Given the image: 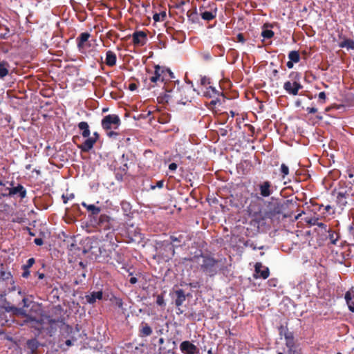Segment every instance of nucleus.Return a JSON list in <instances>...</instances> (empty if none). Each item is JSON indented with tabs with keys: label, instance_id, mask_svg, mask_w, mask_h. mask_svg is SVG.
I'll list each match as a JSON object with an SVG mask.
<instances>
[{
	"label": "nucleus",
	"instance_id": "obj_1",
	"mask_svg": "<svg viewBox=\"0 0 354 354\" xmlns=\"http://www.w3.org/2000/svg\"><path fill=\"white\" fill-rule=\"evenodd\" d=\"M91 221L93 223L94 227L98 228L100 230H103L104 232L109 231L106 234V237L108 239H110V245H111L112 248L114 250L115 248L118 246L117 244L114 241H113V239L115 236L114 218H111V216L106 214H100L98 218L93 217V218H91Z\"/></svg>",
	"mask_w": 354,
	"mask_h": 354
},
{
	"label": "nucleus",
	"instance_id": "obj_2",
	"mask_svg": "<svg viewBox=\"0 0 354 354\" xmlns=\"http://www.w3.org/2000/svg\"><path fill=\"white\" fill-rule=\"evenodd\" d=\"M196 261L200 265L201 270L203 273L214 277L220 270L218 266L219 261L209 255L195 256Z\"/></svg>",
	"mask_w": 354,
	"mask_h": 354
},
{
	"label": "nucleus",
	"instance_id": "obj_3",
	"mask_svg": "<svg viewBox=\"0 0 354 354\" xmlns=\"http://www.w3.org/2000/svg\"><path fill=\"white\" fill-rule=\"evenodd\" d=\"M289 77L292 80H288L284 82L283 89L286 93L290 95H299V91L303 88V86L300 83L301 75L297 72H292Z\"/></svg>",
	"mask_w": 354,
	"mask_h": 354
},
{
	"label": "nucleus",
	"instance_id": "obj_4",
	"mask_svg": "<svg viewBox=\"0 0 354 354\" xmlns=\"http://www.w3.org/2000/svg\"><path fill=\"white\" fill-rule=\"evenodd\" d=\"M131 154L123 153L118 159L120 165L118 167L115 166V174L118 180H122L124 176L127 173L129 165L128 162L130 160Z\"/></svg>",
	"mask_w": 354,
	"mask_h": 354
},
{
	"label": "nucleus",
	"instance_id": "obj_5",
	"mask_svg": "<svg viewBox=\"0 0 354 354\" xmlns=\"http://www.w3.org/2000/svg\"><path fill=\"white\" fill-rule=\"evenodd\" d=\"M121 124L118 115L109 114L103 118L101 122L102 127L106 131L117 129Z\"/></svg>",
	"mask_w": 354,
	"mask_h": 354
},
{
	"label": "nucleus",
	"instance_id": "obj_6",
	"mask_svg": "<svg viewBox=\"0 0 354 354\" xmlns=\"http://www.w3.org/2000/svg\"><path fill=\"white\" fill-rule=\"evenodd\" d=\"M91 37V35L89 32H84L76 38L77 46L81 53H86L91 46V41L89 40Z\"/></svg>",
	"mask_w": 354,
	"mask_h": 354
},
{
	"label": "nucleus",
	"instance_id": "obj_7",
	"mask_svg": "<svg viewBox=\"0 0 354 354\" xmlns=\"http://www.w3.org/2000/svg\"><path fill=\"white\" fill-rule=\"evenodd\" d=\"M132 42L136 46H143L147 42V35L142 30H136L132 34Z\"/></svg>",
	"mask_w": 354,
	"mask_h": 354
},
{
	"label": "nucleus",
	"instance_id": "obj_8",
	"mask_svg": "<svg viewBox=\"0 0 354 354\" xmlns=\"http://www.w3.org/2000/svg\"><path fill=\"white\" fill-rule=\"evenodd\" d=\"M204 10V6H201L199 8L201 16L203 20L209 21L216 18V15H217V6L215 3H212V5L210 6L209 10L207 11V10Z\"/></svg>",
	"mask_w": 354,
	"mask_h": 354
},
{
	"label": "nucleus",
	"instance_id": "obj_9",
	"mask_svg": "<svg viewBox=\"0 0 354 354\" xmlns=\"http://www.w3.org/2000/svg\"><path fill=\"white\" fill-rule=\"evenodd\" d=\"M6 190L8 191V194H3V196H13L18 195L21 199L26 197V189L21 184H18L17 187H7Z\"/></svg>",
	"mask_w": 354,
	"mask_h": 354
},
{
	"label": "nucleus",
	"instance_id": "obj_10",
	"mask_svg": "<svg viewBox=\"0 0 354 354\" xmlns=\"http://www.w3.org/2000/svg\"><path fill=\"white\" fill-rule=\"evenodd\" d=\"M254 278L261 277L263 279H267L270 275V270L268 267L263 266L262 263L257 262L254 265Z\"/></svg>",
	"mask_w": 354,
	"mask_h": 354
},
{
	"label": "nucleus",
	"instance_id": "obj_11",
	"mask_svg": "<svg viewBox=\"0 0 354 354\" xmlns=\"http://www.w3.org/2000/svg\"><path fill=\"white\" fill-rule=\"evenodd\" d=\"M180 350L183 354H196L198 352L197 346L188 340L181 342Z\"/></svg>",
	"mask_w": 354,
	"mask_h": 354
},
{
	"label": "nucleus",
	"instance_id": "obj_12",
	"mask_svg": "<svg viewBox=\"0 0 354 354\" xmlns=\"http://www.w3.org/2000/svg\"><path fill=\"white\" fill-rule=\"evenodd\" d=\"M259 188L260 191V194L263 197H268L273 192V190L272 189V183L268 180H265L261 183L259 185Z\"/></svg>",
	"mask_w": 354,
	"mask_h": 354
},
{
	"label": "nucleus",
	"instance_id": "obj_13",
	"mask_svg": "<svg viewBox=\"0 0 354 354\" xmlns=\"http://www.w3.org/2000/svg\"><path fill=\"white\" fill-rule=\"evenodd\" d=\"M270 207L269 212H267L265 214V216L267 218H272L277 214H280L282 213L283 205L279 203H270Z\"/></svg>",
	"mask_w": 354,
	"mask_h": 354
},
{
	"label": "nucleus",
	"instance_id": "obj_14",
	"mask_svg": "<svg viewBox=\"0 0 354 354\" xmlns=\"http://www.w3.org/2000/svg\"><path fill=\"white\" fill-rule=\"evenodd\" d=\"M154 73L153 75L149 77V80L151 83H153L151 86L153 87L158 81H164V77L161 78L162 74L165 73V70L162 68L159 65H156L154 67Z\"/></svg>",
	"mask_w": 354,
	"mask_h": 354
},
{
	"label": "nucleus",
	"instance_id": "obj_15",
	"mask_svg": "<svg viewBox=\"0 0 354 354\" xmlns=\"http://www.w3.org/2000/svg\"><path fill=\"white\" fill-rule=\"evenodd\" d=\"M86 139L82 145H78L77 147L82 152H88L91 150L95 143V140L93 139L91 137L86 138Z\"/></svg>",
	"mask_w": 354,
	"mask_h": 354
},
{
	"label": "nucleus",
	"instance_id": "obj_16",
	"mask_svg": "<svg viewBox=\"0 0 354 354\" xmlns=\"http://www.w3.org/2000/svg\"><path fill=\"white\" fill-rule=\"evenodd\" d=\"M82 205L86 208L89 213V216L92 217V218L96 217L101 212V208L93 204H87L85 202H82Z\"/></svg>",
	"mask_w": 354,
	"mask_h": 354
},
{
	"label": "nucleus",
	"instance_id": "obj_17",
	"mask_svg": "<svg viewBox=\"0 0 354 354\" xmlns=\"http://www.w3.org/2000/svg\"><path fill=\"white\" fill-rule=\"evenodd\" d=\"M183 239L184 237L183 235L182 234H178V236H176V234H172L170 236L171 241L173 243L171 246L173 255L175 253L174 248L182 245L183 243H184Z\"/></svg>",
	"mask_w": 354,
	"mask_h": 354
},
{
	"label": "nucleus",
	"instance_id": "obj_18",
	"mask_svg": "<svg viewBox=\"0 0 354 354\" xmlns=\"http://www.w3.org/2000/svg\"><path fill=\"white\" fill-rule=\"evenodd\" d=\"M221 95H223L222 93L212 86L207 87L206 91L203 93V95L207 98L218 97Z\"/></svg>",
	"mask_w": 354,
	"mask_h": 354
},
{
	"label": "nucleus",
	"instance_id": "obj_19",
	"mask_svg": "<svg viewBox=\"0 0 354 354\" xmlns=\"http://www.w3.org/2000/svg\"><path fill=\"white\" fill-rule=\"evenodd\" d=\"M152 328L149 326L148 324L142 322L139 328V336L141 337H145L152 334Z\"/></svg>",
	"mask_w": 354,
	"mask_h": 354
},
{
	"label": "nucleus",
	"instance_id": "obj_20",
	"mask_svg": "<svg viewBox=\"0 0 354 354\" xmlns=\"http://www.w3.org/2000/svg\"><path fill=\"white\" fill-rule=\"evenodd\" d=\"M103 293L102 291L93 292L90 295H86V301L90 304H93L97 299H102Z\"/></svg>",
	"mask_w": 354,
	"mask_h": 354
},
{
	"label": "nucleus",
	"instance_id": "obj_21",
	"mask_svg": "<svg viewBox=\"0 0 354 354\" xmlns=\"http://www.w3.org/2000/svg\"><path fill=\"white\" fill-rule=\"evenodd\" d=\"M11 71L10 64L5 60L0 62V78L3 79L9 74Z\"/></svg>",
	"mask_w": 354,
	"mask_h": 354
},
{
	"label": "nucleus",
	"instance_id": "obj_22",
	"mask_svg": "<svg viewBox=\"0 0 354 354\" xmlns=\"http://www.w3.org/2000/svg\"><path fill=\"white\" fill-rule=\"evenodd\" d=\"M333 194H338L339 196H344L346 198H349L351 196H354V193L351 192L350 190H347L346 188L344 187V186H339V183L338 184V189H334L332 192Z\"/></svg>",
	"mask_w": 354,
	"mask_h": 354
},
{
	"label": "nucleus",
	"instance_id": "obj_23",
	"mask_svg": "<svg viewBox=\"0 0 354 354\" xmlns=\"http://www.w3.org/2000/svg\"><path fill=\"white\" fill-rule=\"evenodd\" d=\"M39 346V342L35 338L28 339L26 342L27 348L30 350L31 354H36Z\"/></svg>",
	"mask_w": 354,
	"mask_h": 354
},
{
	"label": "nucleus",
	"instance_id": "obj_24",
	"mask_svg": "<svg viewBox=\"0 0 354 354\" xmlns=\"http://www.w3.org/2000/svg\"><path fill=\"white\" fill-rule=\"evenodd\" d=\"M35 260L34 258H30L26 264L22 266L23 272L21 274V277L24 278H28L30 275L29 269L33 266Z\"/></svg>",
	"mask_w": 354,
	"mask_h": 354
},
{
	"label": "nucleus",
	"instance_id": "obj_25",
	"mask_svg": "<svg viewBox=\"0 0 354 354\" xmlns=\"http://www.w3.org/2000/svg\"><path fill=\"white\" fill-rule=\"evenodd\" d=\"M117 57L114 52L108 50L106 53L105 64L109 66H113L116 64Z\"/></svg>",
	"mask_w": 354,
	"mask_h": 354
},
{
	"label": "nucleus",
	"instance_id": "obj_26",
	"mask_svg": "<svg viewBox=\"0 0 354 354\" xmlns=\"http://www.w3.org/2000/svg\"><path fill=\"white\" fill-rule=\"evenodd\" d=\"M175 295L176 296L175 299V305L177 307H180L186 299L184 290L182 289L177 290L175 291Z\"/></svg>",
	"mask_w": 354,
	"mask_h": 354
},
{
	"label": "nucleus",
	"instance_id": "obj_27",
	"mask_svg": "<svg viewBox=\"0 0 354 354\" xmlns=\"http://www.w3.org/2000/svg\"><path fill=\"white\" fill-rule=\"evenodd\" d=\"M77 127L80 129V130L82 131V136L84 138H88L90 136L91 131L89 129V126L86 122H84V121L80 122L78 124Z\"/></svg>",
	"mask_w": 354,
	"mask_h": 354
},
{
	"label": "nucleus",
	"instance_id": "obj_28",
	"mask_svg": "<svg viewBox=\"0 0 354 354\" xmlns=\"http://www.w3.org/2000/svg\"><path fill=\"white\" fill-rule=\"evenodd\" d=\"M286 347H292L295 344L294 335L292 332L287 331L284 334Z\"/></svg>",
	"mask_w": 354,
	"mask_h": 354
},
{
	"label": "nucleus",
	"instance_id": "obj_29",
	"mask_svg": "<svg viewBox=\"0 0 354 354\" xmlns=\"http://www.w3.org/2000/svg\"><path fill=\"white\" fill-rule=\"evenodd\" d=\"M345 299L349 310L354 313V292L352 294L349 292H347L345 295Z\"/></svg>",
	"mask_w": 354,
	"mask_h": 354
},
{
	"label": "nucleus",
	"instance_id": "obj_30",
	"mask_svg": "<svg viewBox=\"0 0 354 354\" xmlns=\"http://www.w3.org/2000/svg\"><path fill=\"white\" fill-rule=\"evenodd\" d=\"M12 278V274L10 272H6L3 264H0V281H6Z\"/></svg>",
	"mask_w": 354,
	"mask_h": 354
},
{
	"label": "nucleus",
	"instance_id": "obj_31",
	"mask_svg": "<svg viewBox=\"0 0 354 354\" xmlns=\"http://www.w3.org/2000/svg\"><path fill=\"white\" fill-rule=\"evenodd\" d=\"M187 16L189 21L192 23H196L198 20V12L196 7H195L193 10H189L187 12Z\"/></svg>",
	"mask_w": 354,
	"mask_h": 354
},
{
	"label": "nucleus",
	"instance_id": "obj_32",
	"mask_svg": "<svg viewBox=\"0 0 354 354\" xmlns=\"http://www.w3.org/2000/svg\"><path fill=\"white\" fill-rule=\"evenodd\" d=\"M167 18L166 10L160 11L159 13H155L153 15L154 21H164Z\"/></svg>",
	"mask_w": 354,
	"mask_h": 354
},
{
	"label": "nucleus",
	"instance_id": "obj_33",
	"mask_svg": "<svg viewBox=\"0 0 354 354\" xmlns=\"http://www.w3.org/2000/svg\"><path fill=\"white\" fill-rule=\"evenodd\" d=\"M339 183V186H344V187L346 188L348 191L351 189V192L354 193V188L353 187L354 185V180L349 181L346 180H341Z\"/></svg>",
	"mask_w": 354,
	"mask_h": 354
},
{
	"label": "nucleus",
	"instance_id": "obj_34",
	"mask_svg": "<svg viewBox=\"0 0 354 354\" xmlns=\"http://www.w3.org/2000/svg\"><path fill=\"white\" fill-rule=\"evenodd\" d=\"M326 232H328V239L330 240V243L336 245L337 241H338L339 237L338 234L335 233L330 229H327Z\"/></svg>",
	"mask_w": 354,
	"mask_h": 354
},
{
	"label": "nucleus",
	"instance_id": "obj_35",
	"mask_svg": "<svg viewBox=\"0 0 354 354\" xmlns=\"http://www.w3.org/2000/svg\"><path fill=\"white\" fill-rule=\"evenodd\" d=\"M288 58L294 63H298L300 61V55L297 50H292L288 54Z\"/></svg>",
	"mask_w": 354,
	"mask_h": 354
},
{
	"label": "nucleus",
	"instance_id": "obj_36",
	"mask_svg": "<svg viewBox=\"0 0 354 354\" xmlns=\"http://www.w3.org/2000/svg\"><path fill=\"white\" fill-rule=\"evenodd\" d=\"M341 48H347L348 49H354V41L350 39H347L342 41L339 44Z\"/></svg>",
	"mask_w": 354,
	"mask_h": 354
},
{
	"label": "nucleus",
	"instance_id": "obj_37",
	"mask_svg": "<svg viewBox=\"0 0 354 354\" xmlns=\"http://www.w3.org/2000/svg\"><path fill=\"white\" fill-rule=\"evenodd\" d=\"M308 223L310 225H317L321 227L322 229L324 230L325 232L327 231V225L323 223L319 222L318 218H313L308 221Z\"/></svg>",
	"mask_w": 354,
	"mask_h": 354
},
{
	"label": "nucleus",
	"instance_id": "obj_38",
	"mask_svg": "<svg viewBox=\"0 0 354 354\" xmlns=\"http://www.w3.org/2000/svg\"><path fill=\"white\" fill-rule=\"evenodd\" d=\"M336 203L337 204V205H339V207H344L347 204V198H346L344 196H339V195L337 194L336 195Z\"/></svg>",
	"mask_w": 354,
	"mask_h": 354
},
{
	"label": "nucleus",
	"instance_id": "obj_39",
	"mask_svg": "<svg viewBox=\"0 0 354 354\" xmlns=\"http://www.w3.org/2000/svg\"><path fill=\"white\" fill-rule=\"evenodd\" d=\"M280 174L283 179H284L285 177L289 174V168L284 163L281 164V165Z\"/></svg>",
	"mask_w": 354,
	"mask_h": 354
},
{
	"label": "nucleus",
	"instance_id": "obj_40",
	"mask_svg": "<svg viewBox=\"0 0 354 354\" xmlns=\"http://www.w3.org/2000/svg\"><path fill=\"white\" fill-rule=\"evenodd\" d=\"M244 245L245 247H250L251 248L252 250H255L257 249H259V250H263L264 248V245H261V246H259V247H257V245L254 243L253 241H250V240H248L246 241L245 243H244Z\"/></svg>",
	"mask_w": 354,
	"mask_h": 354
},
{
	"label": "nucleus",
	"instance_id": "obj_41",
	"mask_svg": "<svg viewBox=\"0 0 354 354\" xmlns=\"http://www.w3.org/2000/svg\"><path fill=\"white\" fill-rule=\"evenodd\" d=\"M173 91L170 90L169 91L167 88H165V94L164 95V100L166 102H168L169 100H171L174 97L176 98V97L172 94Z\"/></svg>",
	"mask_w": 354,
	"mask_h": 354
},
{
	"label": "nucleus",
	"instance_id": "obj_42",
	"mask_svg": "<svg viewBox=\"0 0 354 354\" xmlns=\"http://www.w3.org/2000/svg\"><path fill=\"white\" fill-rule=\"evenodd\" d=\"M248 208L250 214L257 215L261 212L259 207H258L257 209L254 208V204L252 203L249 205Z\"/></svg>",
	"mask_w": 354,
	"mask_h": 354
},
{
	"label": "nucleus",
	"instance_id": "obj_43",
	"mask_svg": "<svg viewBox=\"0 0 354 354\" xmlns=\"http://www.w3.org/2000/svg\"><path fill=\"white\" fill-rule=\"evenodd\" d=\"M261 36L266 39H270L274 36V32L271 30H264L261 32Z\"/></svg>",
	"mask_w": 354,
	"mask_h": 354
},
{
	"label": "nucleus",
	"instance_id": "obj_44",
	"mask_svg": "<svg viewBox=\"0 0 354 354\" xmlns=\"http://www.w3.org/2000/svg\"><path fill=\"white\" fill-rule=\"evenodd\" d=\"M156 304L160 306H165L164 297L162 295H158L156 298Z\"/></svg>",
	"mask_w": 354,
	"mask_h": 354
},
{
	"label": "nucleus",
	"instance_id": "obj_45",
	"mask_svg": "<svg viewBox=\"0 0 354 354\" xmlns=\"http://www.w3.org/2000/svg\"><path fill=\"white\" fill-rule=\"evenodd\" d=\"M115 260L117 261V262L120 264H122L124 261V257L122 254L119 253V252H116L115 253Z\"/></svg>",
	"mask_w": 354,
	"mask_h": 354
},
{
	"label": "nucleus",
	"instance_id": "obj_46",
	"mask_svg": "<svg viewBox=\"0 0 354 354\" xmlns=\"http://www.w3.org/2000/svg\"><path fill=\"white\" fill-rule=\"evenodd\" d=\"M210 79L206 76H203L201 78V84L203 86H207L210 84Z\"/></svg>",
	"mask_w": 354,
	"mask_h": 354
},
{
	"label": "nucleus",
	"instance_id": "obj_47",
	"mask_svg": "<svg viewBox=\"0 0 354 354\" xmlns=\"http://www.w3.org/2000/svg\"><path fill=\"white\" fill-rule=\"evenodd\" d=\"M288 348V354H299V351L297 350V347L295 344H293L292 347H287Z\"/></svg>",
	"mask_w": 354,
	"mask_h": 354
},
{
	"label": "nucleus",
	"instance_id": "obj_48",
	"mask_svg": "<svg viewBox=\"0 0 354 354\" xmlns=\"http://www.w3.org/2000/svg\"><path fill=\"white\" fill-rule=\"evenodd\" d=\"M189 0H179L176 4L175 5V8L180 9L181 7H183L186 3H189Z\"/></svg>",
	"mask_w": 354,
	"mask_h": 354
},
{
	"label": "nucleus",
	"instance_id": "obj_49",
	"mask_svg": "<svg viewBox=\"0 0 354 354\" xmlns=\"http://www.w3.org/2000/svg\"><path fill=\"white\" fill-rule=\"evenodd\" d=\"M235 41H237V42H241L242 44L245 43V37H244L243 34V33H239L236 35Z\"/></svg>",
	"mask_w": 354,
	"mask_h": 354
},
{
	"label": "nucleus",
	"instance_id": "obj_50",
	"mask_svg": "<svg viewBox=\"0 0 354 354\" xmlns=\"http://www.w3.org/2000/svg\"><path fill=\"white\" fill-rule=\"evenodd\" d=\"M348 230L349 236H352L353 239L354 240V223H351L348 227Z\"/></svg>",
	"mask_w": 354,
	"mask_h": 354
},
{
	"label": "nucleus",
	"instance_id": "obj_51",
	"mask_svg": "<svg viewBox=\"0 0 354 354\" xmlns=\"http://www.w3.org/2000/svg\"><path fill=\"white\" fill-rule=\"evenodd\" d=\"M107 136L109 138H116L119 136V133L114 131H107Z\"/></svg>",
	"mask_w": 354,
	"mask_h": 354
},
{
	"label": "nucleus",
	"instance_id": "obj_52",
	"mask_svg": "<svg viewBox=\"0 0 354 354\" xmlns=\"http://www.w3.org/2000/svg\"><path fill=\"white\" fill-rule=\"evenodd\" d=\"M163 185H164V181L159 180L156 183V185H151V189H156V187L162 188L163 187Z\"/></svg>",
	"mask_w": 354,
	"mask_h": 354
},
{
	"label": "nucleus",
	"instance_id": "obj_53",
	"mask_svg": "<svg viewBox=\"0 0 354 354\" xmlns=\"http://www.w3.org/2000/svg\"><path fill=\"white\" fill-rule=\"evenodd\" d=\"M74 198V194H71L69 195V196H65V195H62V198H63V202L64 203H67L69 199H71V198Z\"/></svg>",
	"mask_w": 354,
	"mask_h": 354
},
{
	"label": "nucleus",
	"instance_id": "obj_54",
	"mask_svg": "<svg viewBox=\"0 0 354 354\" xmlns=\"http://www.w3.org/2000/svg\"><path fill=\"white\" fill-rule=\"evenodd\" d=\"M177 167H178V166H177V164H176V163H175V162H172V163H170V164L169 165V169L170 171H175V170L177 169Z\"/></svg>",
	"mask_w": 354,
	"mask_h": 354
},
{
	"label": "nucleus",
	"instance_id": "obj_55",
	"mask_svg": "<svg viewBox=\"0 0 354 354\" xmlns=\"http://www.w3.org/2000/svg\"><path fill=\"white\" fill-rule=\"evenodd\" d=\"M47 320H48V324H51V325L59 322V319H53L50 317H47Z\"/></svg>",
	"mask_w": 354,
	"mask_h": 354
},
{
	"label": "nucleus",
	"instance_id": "obj_56",
	"mask_svg": "<svg viewBox=\"0 0 354 354\" xmlns=\"http://www.w3.org/2000/svg\"><path fill=\"white\" fill-rule=\"evenodd\" d=\"M34 243H35L37 245H43L44 241H43V239H42L41 238H36V239L34 240Z\"/></svg>",
	"mask_w": 354,
	"mask_h": 354
},
{
	"label": "nucleus",
	"instance_id": "obj_57",
	"mask_svg": "<svg viewBox=\"0 0 354 354\" xmlns=\"http://www.w3.org/2000/svg\"><path fill=\"white\" fill-rule=\"evenodd\" d=\"M306 111L308 113H315L317 112V109L315 107H308Z\"/></svg>",
	"mask_w": 354,
	"mask_h": 354
},
{
	"label": "nucleus",
	"instance_id": "obj_58",
	"mask_svg": "<svg viewBox=\"0 0 354 354\" xmlns=\"http://www.w3.org/2000/svg\"><path fill=\"white\" fill-rule=\"evenodd\" d=\"M129 89L131 91H133L137 89V85L135 83H131L129 85Z\"/></svg>",
	"mask_w": 354,
	"mask_h": 354
},
{
	"label": "nucleus",
	"instance_id": "obj_59",
	"mask_svg": "<svg viewBox=\"0 0 354 354\" xmlns=\"http://www.w3.org/2000/svg\"><path fill=\"white\" fill-rule=\"evenodd\" d=\"M93 139L95 140V142L97 141V140L100 138V135L97 132H94L93 133V136L91 137Z\"/></svg>",
	"mask_w": 354,
	"mask_h": 354
},
{
	"label": "nucleus",
	"instance_id": "obj_60",
	"mask_svg": "<svg viewBox=\"0 0 354 354\" xmlns=\"http://www.w3.org/2000/svg\"><path fill=\"white\" fill-rule=\"evenodd\" d=\"M318 97H319V98L320 100H324L326 99V93H325V92H324V91L320 92V93H319Z\"/></svg>",
	"mask_w": 354,
	"mask_h": 354
},
{
	"label": "nucleus",
	"instance_id": "obj_61",
	"mask_svg": "<svg viewBox=\"0 0 354 354\" xmlns=\"http://www.w3.org/2000/svg\"><path fill=\"white\" fill-rule=\"evenodd\" d=\"M116 304L119 308H122L123 302L121 299H117Z\"/></svg>",
	"mask_w": 354,
	"mask_h": 354
},
{
	"label": "nucleus",
	"instance_id": "obj_62",
	"mask_svg": "<svg viewBox=\"0 0 354 354\" xmlns=\"http://www.w3.org/2000/svg\"><path fill=\"white\" fill-rule=\"evenodd\" d=\"M129 282L131 283V284H135L138 282V279L136 277H132L130 278L129 279Z\"/></svg>",
	"mask_w": 354,
	"mask_h": 354
},
{
	"label": "nucleus",
	"instance_id": "obj_63",
	"mask_svg": "<svg viewBox=\"0 0 354 354\" xmlns=\"http://www.w3.org/2000/svg\"><path fill=\"white\" fill-rule=\"evenodd\" d=\"M165 73H168V74H169V77H171V78H174V73L171 71V70H170V69L165 70Z\"/></svg>",
	"mask_w": 354,
	"mask_h": 354
},
{
	"label": "nucleus",
	"instance_id": "obj_64",
	"mask_svg": "<svg viewBox=\"0 0 354 354\" xmlns=\"http://www.w3.org/2000/svg\"><path fill=\"white\" fill-rule=\"evenodd\" d=\"M214 98H215V100H212L210 102L211 105L215 106L218 102H220V100L218 99V97H214Z\"/></svg>",
	"mask_w": 354,
	"mask_h": 354
}]
</instances>
